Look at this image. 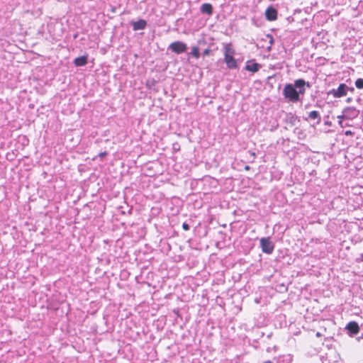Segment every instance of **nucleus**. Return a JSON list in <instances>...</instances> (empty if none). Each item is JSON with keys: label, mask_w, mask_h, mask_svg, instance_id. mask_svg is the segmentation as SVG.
<instances>
[{"label": "nucleus", "mask_w": 363, "mask_h": 363, "mask_svg": "<svg viewBox=\"0 0 363 363\" xmlns=\"http://www.w3.org/2000/svg\"><path fill=\"white\" fill-rule=\"evenodd\" d=\"M306 85L309 87V83H306L304 79H299L294 81V84H286L283 89V95L289 101L295 103L301 101L300 95H303L306 92Z\"/></svg>", "instance_id": "obj_1"}, {"label": "nucleus", "mask_w": 363, "mask_h": 363, "mask_svg": "<svg viewBox=\"0 0 363 363\" xmlns=\"http://www.w3.org/2000/svg\"><path fill=\"white\" fill-rule=\"evenodd\" d=\"M353 91L354 88H350L345 84H340L337 89H333L329 91L328 94L334 98H340L347 95L348 91Z\"/></svg>", "instance_id": "obj_2"}, {"label": "nucleus", "mask_w": 363, "mask_h": 363, "mask_svg": "<svg viewBox=\"0 0 363 363\" xmlns=\"http://www.w3.org/2000/svg\"><path fill=\"white\" fill-rule=\"evenodd\" d=\"M234 53L229 46H226L225 48V62L226 65L230 69H235L237 67V62L233 55Z\"/></svg>", "instance_id": "obj_3"}, {"label": "nucleus", "mask_w": 363, "mask_h": 363, "mask_svg": "<svg viewBox=\"0 0 363 363\" xmlns=\"http://www.w3.org/2000/svg\"><path fill=\"white\" fill-rule=\"evenodd\" d=\"M260 246L262 252L268 255L272 254L274 248V245L269 238H261Z\"/></svg>", "instance_id": "obj_4"}, {"label": "nucleus", "mask_w": 363, "mask_h": 363, "mask_svg": "<svg viewBox=\"0 0 363 363\" xmlns=\"http://www.w3.org/2000/svg\"><path fill=\"white\" fill-rule=\"evenodd\" d=\"M169 49L174 53L181 54L186 51L187 45L182 41H175L169 45Z\"/></svg>", "instance_id": "obj_5"}, {"label": "nucleus", "mask_w": 363, "mask_h": 363, "mask_svg": "<svg viewBox=\"0 0 363 363\" xmlns=\"http://www.w3.org/2000/svg\"><path fill=\"white\" fill-rule=\"evenodd\" d=\"M266 18L269 21H274L277 18V11L272 6H269L265 11Z\"/></svg>", "instance_id": "obj_6"}, {"label": "nucleus", "mask_w": 363, "mask_h": 363, "mask_svg": "<svg viewBox=\"0 0 363 363\" xmlns=\"http://www.w3.org/2000/svg\"><path fill=\"white\" fill-rule=\"evenodd\" d=\"M131 25L133 26V30L136 31L145 29L147 26V22L143 19H140L138 21L131 22Z\"/></svg>", "instance_id": "obj_7"}, {"label": "nucleus", "mask_w": 363, "mask_h": 363, "mask_svg": "<svg viewBox=\"0 0 363 363\" xmlns=\"http://www.w3.org/2000/svg\"><path fill=\"white\" fill-rule=\"evenodd\" d=\"M346 329L351 335H357L359 331V327L358 324L354 321L350 322L347 325Z\"/></svg>", "instance_id": "obj_8"}, {"label": "nucleus", "mask_w": 363, "mask_h": 363, "mask_svg": "<svg viewBox=\"0 0 363 363\" xmlns=\"http://www.w3.org/2000/svg\"><path fill=\"white\" fill-rule=\"evenodd\" d=\"M200 10L202 13H206L208 16H211L213 13L212 5L208 3L203 4Z\"/></svg>", "instance_id": "obj_9"}, {"label": "nucleus", "mask_w": 363, "mask_h": 363, "mask_svg": "<svg viewBox=\"0 0 363 363\" xmlns=\"http://www.w3.org/2000/svg\"><path fill=\"white\" fill-rule=\"evenodd\" d=\"M260 68V65L256 62H248L246 65L245 69L248 71L256 72Z\"/></svg>", "instance_id": "obj_10"}, {"label": "nucleus", "mask_w": 363, "mask_h": 363, "mask_svg": "<svg viewBox=\"0 0 363 363\" xmlns=\"http://www.w3.org/2000/svg\"><path fill=\"white\" fill-rule=\"evenodd\" d=\"M87 63V57L86 56H82L77 57L74 60V64L77 67L84 66Z\"/></svg>", "instance_id": "obj_11"}, {"label": "nucleus", "mask_w": 363, "mask_h": 363, "mask_svg": "<svg viewBox=\"0 0 363 363\" xmlns=\"http://www.w3.org/2000/svg\"><path fill=\"white\" fill-rule=\"evenodd\" d=\"M308 118L312 120H317V123H320L321 121V117L318 111H312L308 113Z\"/></svg>", "instance_id": "obj_12"}, {"label": "nucleus", "mask_w": 363, "mask_h": 363, "mask_svg": "<svg viewBox=\"0 0 363 363\" xmlns=\"http://www.w3.org/2000/svg\"><path fill=\"white\" fill-rule=\"evenodd\" d=\"M190 55H191L193 57H194L196 59L199 58L200 53H199V49L198 47L194 46L192 48L191 51L190 52Z\"/></svg>", "instance_id": "obj_13"}, {"label": "nucleus", "mask_w": 363, "mask_h": 363, "mask_svg": "<svg viewBox=\"0 0 363 363\" xmlns=\"http://www.w3.org/2000/svg\"><path fill=\"white\" fill-rule=\"evenodd\" d=\"M355 86L359 89H363V79L362 78H359L355 81Z\"/></svg>", "instance_id": "obj_14"}, {"label": "nucleus", "mask_w": 363, "mask_h": 363, "mask_svg": "<svg viewBox=\"0 0 363 363\" xmlns=\"http://www.w3.org/2000/svg\"><path fill=\"white\" fill-rule=\"evenodd\" d=\"M182 228L184 230H188L189 229V225L187 223H184L182 224Z\"/></svg>", "instance_id": "obj_15"}, {"label": "nucleus", "mask_w": 363, "mask_h": 363, "mask_svg": "<svg viewBox=\"0 0 363 363\" xmlns=\"http://www.w3.org/2000/svg\"><path fill=\"white\" fill-rule=\"evenodd\" d=\"M209 52L210 50L208 49H206L204 51H203V55H208L209 54Z\"/></svg>", "instance_id": "obj_16"}, {"label": "nucleus", "mask_w": 363, "mask_h": 363, "mask_svg": "<svg viewBox=\"0 0 363 363\" xmlns=\"http://www.w3.org/2000/svg\"><path fill=\"white\" fill-rule=\"evenodd\" d=\"M105 155H106V152H101L99 154V156L100 157H104Z\"/></svg>", "instance_id": "obj_17"}, {"label": "nucleus", "mask_w": 363, "mask_h": 363, "mask_svg": "<svg viewBox=\"0 0 363 363\" xmlns=\"http://www.w3.org/2000/svg\"><path fill=\"white\" fill-rule=\"evenodd\" d=\"M359 260L363 262V253L360 255V257L359 258Z\"/></svg>", "instance_id": "obj_18"}, {"label": "nucleus", "mask_w": 363, "mask_h": 363, "mask_svg": "<svg viewBox=\"0 0 363 363\" xmlns=\"http://www.w3.org/2000/svg\"><path fill=\"white\" fill-rule=\"evenodd\" d=\"M270 38V43L272 44L273 43V38L271 35H267Z\"/></svg>", "instance_id": "obj_19"}, {"label": "nucleus", "mask_w": 363, "mask_h": 363, "mask_svg": "<svg viewBox=\"0 0 363 363\" xmlns=\"http://www.w3.org/2000/svg\"><path fill=\"white\" fill-rule=\"evenodd\" d=\"M343 116H338L337 118H340V119H342L343 118Z\"/></svg>", "instance_id": "obj_20"}, {"label": "nucleus", "mask_w": 363, "mask_h": 363, "mask_svg": "<svg viewBox=\"0 0 363 363\" xmlns=\"http://www.w3.org/2000/svg\"><path fill=\"white\" fill-rule=\"evenodd\" d=\"M320 335H320V333L319 332H318V333H316V336H317V337H320Z\"/></svg>", "instance_id": "obj_21"}, {"label": "nucleus", "mask_w": 363, "mask_h": 363, "mask_svg": "<svg viewBox=\"0 0 363 363\" xmlns=\"http://www.w3.org/2000/svg\"><path fill=\"white\" fill-rule=\"evenodd\" d=\"M264 363H273V362H271V361H269V360H268V361H266V362H264Z\"/></svg>", "instance_id": "obj_22"}, {"label": "nucleus", "mask_w": 363, "mask_h": 363, "mask_svg": "<svg viewBox=\"0 0 363 363\" xmlns=\"http://www.w3.org/2000/svg\"><path fill=\"white\" fill-rule=\"evenodd\" d=\"M339 123H340V125H342V121H339Z\"/></svg>", "instance_id": "obj_23"}]
</instances>
